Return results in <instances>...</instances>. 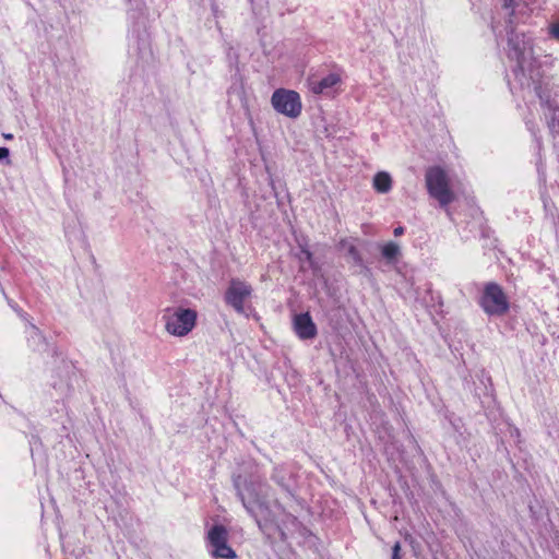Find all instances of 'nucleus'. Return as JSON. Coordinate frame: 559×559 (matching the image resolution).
I'll use <instances>...</instances> for the list:
<instances>
[{
	"instance_id": "1",
	"label": "nucleus",
	"mask_w": 559,
	"mask_h": 559,
	"mask_svg": "<svg viewBox=\"0 0 559 559\" xmlns=\"http://www.w3.org/2000/svg\"><path fill=\"white\" fill-rule=\"evenodd\" d=\"M425 181L429 195L436 199L440 206L447 207L455 200V194L450 187L449 176L442 167H429L425 174Z\"/></svg>"
},
{
	"instance_id": "2",
	"label": "nucleus",
	"mask_w": 559,
	"mask_h": 559,
	"mask_svg": "<svg viewBox=\"0 0 559 559\" xmlns=\"http://www.w3.org/2000/svg\"><path fill=\"white\" fill-rule=\"evenodd\" d=\"M197 320L198 312L190 308L167 309L163 314L166 332L177 337L188 335L195 328Z\"/></svg>"
},
{
	"instance_id": "3",
	"label": "nucleus",
	"mask_w": 559,
	"mask_h": 559,
	"mask_svg": "<svg viewBox=\"0 0 559 559\" xmlns=\"http://www.w3.org/2000/svg\"><path fill=\"white\" fill-rule=\"evenodd\" d=\"M478 304L488 316L502 317L508 313L510 309L507 294L503 288L495 282H488L484 285Z\"/></svg>"
},
{
	"instance_id": "4",
	"label": "nucleus",
	"mask_w": 559,
	"mask_h": 559,
	"mask_svg": "<svg viewBox=\"0 0 559 559\" xmlns=\"http://www.w3.org/2000/svg\"><path fill=\"white\" fill-rule=\"evenodd\" d=\"M271 104L275 111L292 119L298 118L302 111L300 95L293 90H275L271 97Z\"/></svg>"
},
{
	"instance_id": "5",
	"label": "nucleus",
	"mask_w": 559,
	"mask_h": 559,
	"mask_svg": "<svg viewBox=\"0 0 559 559\" xmlns=\"http://www.w3.org/2000/svg\"><path fill=\"white\" fill-rule=\"evenodd\" d=\"M229 533L222 524L213 525L207 534L206 542L212 547V556L222 559H236V551L228 545Z\"/></svg>"
},
{
	"instance_id": "6",
	"label": "nucleus",
	"mask_w": 559,
	"mask_h": 559,
	"mask_svg": "<svg viewBox=\"0 0 559 559\" xmlns=\"http://www.w3.org/2000/svg\"><path fill=\"white\" fill-rule=\"evenodd\" d=\"M252 292L253 288L249 283L239 278H231L225 292L224 300L237 313H243L245 304L251 297Z\"/></svg>"
},
{
	"instance_id": "7",
	"label": "nucleus",
	"mask_w": 559,
	"mask_h": 559,
	"mask_svg": "<svg viewBox=\"0 0 559 559\" xmlns=\"http://www.w3.org/2000/svg\"><path fill=\"white\" fill-rule=\"evenodd\" d=\"M293 328L300 340H312L317 336L318 330L309 312L294 316Z\"/></svg>"
},
{
	"instance_id": "8",
	"label": "nucleus",
	"mask_w": 559,
	"mask_h": 559,
	"mask_svg": "<svg viewBox=\"0 0 559 559\" xmlns=\"http://www.w3.org/2000/svg\"><path fill=\"white\" fill-rule=\"evenodd\" d=\"M342 78L338 73H330L321 80H309V87L313 94H322L324 91L334 87L340 84Z\"/></svg>"
},
{
	"instance_id": "9",
	"label": "nucleus",
	"mask_w": 559,
	"mask_h": 559,
	"mask_svg": "<svg viewBox=\"0 0 559 559\" xmlns=\"http://www.w3.org/2000/svg\"><path fill=\"white\" fill-rule=\"evenodd\" d=\"M372 186L377 192L388 193L392 189V178L388 173L379 171L373 177Z\"/></svg>"
},
{
	"instance_id": "10",
	"label": "nucleus",
	"mask_w": 559,
	"mask_h": 559,
	"mask_svg": "<svg viewBox=\"0 0 559 559\" xmlns=\"http://www.w3.org/2000/svg\"><path fill=\"white\" fill-rule=\"evenodd\" d=\"M381 253L389 262L396 261L400 255V247L393 241L386 242L382 246Z\"/></svg>"
},
{
	"instance_id": "11",
	"label": "nucleus",
	"mask_w": 559,
	"mask_h": 559,
	"mask_svg": "<svg viewBox=\"0 0 559 559\" xmlns=\"http://www.w3.org/2000/svg\"><path fill=\"white\" fill-rule=\"evenodd\" d=\"M347 253H348V255H350L353 258V260L355 262H357V263L361 262V255L355 245L348 243Z\"/></svg>"
},
{
	"instance_id": "12",
	"label": "nucleus",
	"mask_w": 559,
	"mask_h": 559,
	"mask_svg": "<svg viewBox=\"0 0 559 559\" xmlns=\"http://www.w3.org/2000/svg\"><path fill=\"white\" fill-rule=\"evenodd\" d=\"M549 33L559 41V20L550 25Z\"/></svg>"
},
{
	"instance_id": "13",
	"label": "nucleus",
	"mask_w": 559,
	"mask_h": 559,
	"mask_svg": "<svg viewBox=\"0 0 559 559\" xmlns=\"http://www.w3.org/2000/svg\"><path fill=\"white\" fill-rule=\"evenodd\" d=\"M401 543L396 542L392 547V559H401Z\"/></svg>"
},
{
	"instance_id": "14",
	"label": "nucleus",
	"mask_w": 559,
	"mask_h": 559,
	"mask_svg": "<svg viewBox=\"0 0 559 559\" xmlns=\"http://www.w3.org/2000/svg\"><path fill=\"white\" fill-rule=\"evenodd\" d=\"M9 148L1 146L0 147V160H7L9 163Z\"/></svg>"
},
{
	"instance_id": "15",
	"label": "nucleus",
	"mask_w": 559,
	"mask_h": 559,
	"mask_svg": "<svg viewBox=\"0 0 559 559\" xmlns=\"http://www.w3.org/2000/svg\"><path fill=\"white\" fill-rule=\"evenodd\" d=\"M17 314L20 316V318L25 322L26 326H29L32 328V323H31V320L28 318V316H26L23 311L21 310H16Z\"/></svg>"
},
{
	"instance_id": "16",
	"label": "nucleus",
	"mask_w": 559,
	"mask_h": 559,
	"mask_svg": "<svg viewBox=\"0 0 559 559\" xmlns=\"http://www.w3.org/2000/svg\"><path fill=\"white\" fill-rule=\"evenodd\" d=\"M404 228L402 226H399L394 229L393 234L395 237L403 235Z\"/></svg>"
},
{
	"instance_id": "17",
	"label": "nucleus",
	"mask_w": 559,
	"mask_h": 559,
	"mask_svg": "<svg viewBox=\"0 0 559 559\" xmlns=\"http://www.w3.org/2000/svg\"><path fill=\"white\" fill-rule=\"evenodd\" d=\"M555 119H559V107H555L552 109V122L555 121Z\"/></svg>"
}]
</instances>
